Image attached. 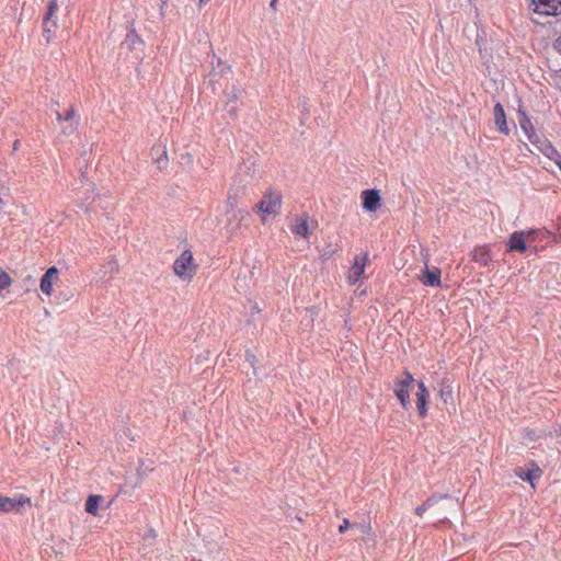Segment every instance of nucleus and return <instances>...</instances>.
I'll use <instances>...</instances> for the list:
<instances>
[{"instance_id": "ddd939ff", "label": "nucleus", "mask_w": 561, "mask_h": 561, "mask_svg": "<svg viewBox=\"0 0 561 561\" xmlns=\"http://www.w3.org/2000/svg\"><path fill=\"white\" fill-rule=\"evenodd\" d=\"M420 279L425 286L439 287L440 286V270L437 267L430 270L426 266L425 270L423 271V274Z\"/></svg>"}, {"instance_id": "4c0bfd02", "label": "nucleus", "mask_w": 561, "mask_h": 561, "mask_svg": "<svg viewBox=\"0 0 561 561\" xmlns=\"http://www.w3.org/2000/svg\"><path fill=\"white\" fill-rule=\"evenodd\" d=\"M228 203H229L231 206L233 205V203H232V201H231V196H229V197H228Z\"/></svg>"}, {"instance_id": "7c9ffc66", "label": "nucleus", "mask_w": 561, "mask_h": 561, "mask_svg": "<svg viewBox=\"0 0 561 561\" xmlns=\"http://www.w3.org/2000/svg\"><path fill=\"white\" fill-rule=\"evenodd\" d=\"M112 271L114 273H118V271H119V265L116 260H113V262H112Z\"/></svg>"}, {"instance_id": "5701e85b", "label": "nucleus", "mask_w": 561, "mask_h": 561, "mask_svg": "<svg viewBox=\"0 0 561 561\" xmlns=\"http://www.w3.org/2000/svg\"><path fill=\"white\" fill-rule=\"evenodd\" d=\"M57 10H58L57 0H50L48 2L47 12L44 16V20H46V22L48 20H49V22L57 21V19L55 18Z\"/></svg>"}, {"instance_id": "7ed1b4c3", "label": "nucleus", "mask_w": 561, "mask_h": 561, "mask_svg": "<svg viewBox=\"0 0 561 561\" xmlns=\"http://www.w3.org/2000/svg\"><path fill=\"white\" fill-rule=\"evenodd\" d=\"M24 506H32V500L25 494H19L13 497L0 495V514L10 512H21Z\"/></svg>"}, {"instance_id": "473e14b6", "label": "nucleus", "mask_w": 561, "mask_h": 561, "mask_svg": "<svg viewBox=\"0 0 561 561\" xmlns=\"http://www.w3.org/2000/svg\"><path fill=\"white\" fill-rule=\"evenodd\" d=\"M217 62L219 66H224L225 69H227L228 71H230V67L229 66H225L222 60L220 58L217 59Z\"/></svg>"}, {"instance_id": "aec40b11", "label": "nucleus", "mask_w": 561, "mask_h": 561, "mask_svg": "<svg viewBox=\"0 0 561 561\" xmlns=\"http://www.w3.org/2000/svg\"><path fill=\"white\" fill-rule=\"evenodd\" d=\"M439 398L445 404L454 405V391L450 385L442 383L439 389Z\"/></svg>"}, {"instance_id": "9d476101", "label": "nucleus", "mask_w": 561, "mask_h": 561, "mask_svg": "<svg viewBox=\"0 0 561 561\" xmlns=\"http://www.w3.org/2000/svg\"><path fill=\"white\" fill-rule=\"evenodd\" d=\"M380 195L377 190H365L362 192L363 208L368 211H376L380 207Z\"/></svg>"}, {"instance_id": "20e7f679", "label": "nucleus", "mask_w": 561, "mask_h": 561, "mask_svg": "<svg viewBox=\"0 0 561 561\" xmlns=\"http://www.w3.org/2000/svg\"><path fill=\"white\" fill-rule=\"evenodd\" d=\"M535 234V230H519L514 231L508 240H507V251L513 252H525L527 249V241L531 240L534 241L535 238L533 237Z\"/></svg>"}, {"instance_id": "f257e3e1", "label": "nucleus", "mask_w": 561, "mask_h": 561, "mask_svg": "<svg viewBox=\"0 0 561 561\" xmlns=\"http://www.w3.org/2000/svg\"><path fill=\"white\" fill-rule=\"evenodd\" d=\"M173 273L184 282H191L197 273L198 265L195 263L191 250H184L179 257L175 259Z\"/></svg>"}, {"instance_id": "1a4fd4ad", "label": "nucleus", "mask_w": 561, "mask_h": 561, "mask_svg": "<svg viewBox=\"0 0 561 561\" xmlns=\"http://www.w3.org/2000/svg\"><path fill=\"white\" fill-rule=\"evenodd\" d=\"M537 149L546 156L548 159L554 161V163L560 167L561 165V153L557 150V148L547 139H539L538 144H534Z\"/></svg>"}, {"instance_id": "72a5a7b5", "label": "nucleus", "mask_w": 561, "mask_h": 561, "mask_svg": "<svg viewBox=\"0 0 561 561\" xmlns=\"http://www.w3.org/2000/svg\"><path fill=\"white\" fill-rule=\"evenodd\" d=\"M210 0H198V5L199 7H204L205 4H207Z\"/></svg>"}, {"instance_id": "412c9836", "label": "nucleus", "mask_w": 561, "mask_h": 561, "mask_svg": "<svg viewBox=\"0 0 561 561\" xmlns=\"http://www.w3.org/2000/svg\"><path fill=\"white\" fill-rule=\"evenodd\" d=\"M57 21L49 22L48 20L46 22V20H43V34L47 43L51 41L54 31L57 28Z\"/></svg>"}, {"instance_id": "f03ea898", "label": "nucleus", "mask_w": 561, "mask_h": 561, "mask_svg": "<svg viewBox=\"0 0 561 561\" xmlns=\"http://www.w3.org/2000/svg\"><path fill=\"white\" fill-rule=\"evenodd\" d=\"M283 195L279 191L267 190L261 201L255 205V209L262 214V222H265L266 216H276L282 207Z\"/></svg>"}, {"instance_id": "f8f14e48", "label": "nucleus", "mask_w": 561, "mask_h": 561, "mask_svg": "<svg viewBox=\"0 0 561 561\" xmlns=\"http://www.w3.org/2000/svg\"><path fill=\"white\" fill-rule=\"evenodd\" d=\"M419 391L416 393V408L419 415L425 417L427 414V398L428 391L423 381L417 382Z\"/></svg>"}, {"instance_id": "4468645a", "label": "nucleus", "mask_w": 561, "mask_h": 561, "mask_svg": "<svg viewBox=\"0 0 561 561\" xmlns=\"http://www.w3.org/2000/svg\"><path fill=\"white\" fill-rule=\"evenodd\" d=\"M494 123H495L497 129L502 134H504V135H508L510 134V128H508V126L506 124L505 112H504V108L501 105V103H496L495 106H494Z\"/></svg>"}, {"instance_id": "e433bc0d", "label": "nucleus", "mask_w": 561, "mask_h": 561, "mask_svg": "<svg viewBox=\"0 0 561 561\" xmlns=\"http://www.w3.org/2000/svg\"><path fill=\"white\" fill-rule=\"evenodd\" d=\"M162 160H164V161H167V160H168L165 154H164V159L159 158V159H158V162L160 163Z\"/></svg>"}, {"instance_id": "cd10ccee", "label": "nucleus", "mask_w": 561, "mask_h": 561, "mask_svg": "<svg viewBox=\"0 0 561 561\" xmlns=\"http://www.w3.org/2000/svg\"><path fill=\"white\" fill-rule=\"evenodd\" d=\"M127 38L130 39L133 44H135L136 42H139V43L141 42V39L138 37V35L135 32L129 33Z\"/></svg>"}, {"instance_id": "2f4dec72", "label": "nucleus", "mask_w": 561, "mask_h": 561, "mask_svg": "<svg viewBox=\"0 0 561 561\" xmlns=\"http://www.w3.org/2000/svg\"><path fill=\"white\" fill-rule=\"evenodd\" d=\"M56 119H57V122H58V123H66V122L64 121V115H62V114H60V113H58V112L56 113Z\"/></svg>"}, {"instance_id": "f3484780", "label": "nucleus", "mask_w": 561, "mask_h": 561, "mask_svg": "<svg viewBox=\"0 0 561 561\" xmlns=\"http://www.w3.org/2000/svg\"><path fill=\"white\" fill-rule=\"evenodd\" d=\"M520 128L525 133L527 139L534 145L538 144L540 137L537 135L531 122L529 118L524 117V119L520 121Z\"/></svg>"}, {"instance_id": "a878e982", "label": "nucleus", "mask_w": 561, "mask_h": 561, "mask_svg": "<svg viewBox=\"0 0 561 561\" xmlns=\"http://www.w3.org/2000/svg\"><path fill=\"white\" fill-rule=\"evenodd\" d=\"M76 111H75V107L71 106L67 112L66 114L64 115V121L66 123H71V122H77L76 119Z\"/></svg>"}, {"instance_id": "b1692460", "label": "nucleus", "mask_w": 561, "mask_h": 561, "mask_svg": "<svg viewBox=\"0 0 561 561\" xmlns=\"http://www.w3.org/2000/svg\"><path fill=\"white\" fill-rule=\"evenodd\" d=\"M13 283L12 277L2 268H0V291L9 288Z\"/></svg>"}, {"instance_id": "6e6552de", "label": "nucleus", "mask_w": 561, "mask_h": 561, "mask_svg": "<svg viewBox=\"0 0 561 561\" xmlns=\"http://www.w3.org/2000/svg\"><path fill=\"white\" fill-rule=\"evenodd\" d=\"M59 278V271L56 266L49 267L41 278L39 288L44 295L50 297L53 295V286Z\"/></svg>"}, {"instance_id": "6ab92c4d", "label": "nucleus", "mask_w": 561, "mask_h": 561, "mask_svg": "<svg viewBox=\"0 0 561 561\" xmlns=\"http://www.w3.org/2000/svg\"><path fill=\"white\" fill-rule=\"evenodd\" d=\"M238 99H239V89L233 85L231 88L230 92L228 93V101H227V106L229 107L228 112L231 116L237 115V106L234 104L238 101Z\"/></svg>"}, {"instance_id": "dca6fc26", "label": "nucleus", "mask_w": 561, "mask_h": 561, "mask_svg": "<svg viewBox=\"0 0 561 561\" xmlns=\"http://www.w3.org/2000/svg\"><path fill=\"white\" fill-rule=\"evenodd\" d=\"M291 230L297 236L308 238V236H309L308 217L301 216V217L296 218L294 225L291 226Z\"/></svg>"}, {"instance_id": "9b49d317", "label": "nucleus", "mask_w": 561, "mask_h": 561, "mask_svg": "<svg viewBox=\"0 0 561 561\" xmlns=\"http://www.w3.org/2000/svg\"><path fill=\"white\" fill-rule=\"evenodd\" d=\"M515 473L523 481L529 482L534 486V480L541 476V470L535 461H530L526 471L524 468L519 467L515 470Z\"/></svg>"}, {"instance_id": "bb28decb", "label": "nucleus", "mask_w": 561, "mask_h": 561, "mask_svg": "<svg viewBox=\"0 0 561 561\" xmlns=\"http://www.w3.org/2000/svg\"><path fill=\"white\" fill-rule=\"evenodd\" d=\"M348 527H350V522H348V519L344 518L342 525H340V527H339V531L341 534H343L348 529Z\"/></svg>"}, {"instance_id": "423d86ee", "label": "nucleus", "mask_w": 561, "mask_h": 561, "mask_svg": "<svg viewBox=\"0 0 561 561\" xmlns=\"http://www.w3.org/2000/svg\"><path fill=\"white\" fill-rule=\"evenodd\" d=\"M534 12L540 15H557L561 9V0H531Z\"/></svg>"}, {"instance_id": "a211bd4d", "label": "nucleus", "mask_w": 561, "mask_h": 561, "mask_svg": "<svg viewBox=\"0 0 561 561\" xmlns=\"http://www.w3.org/2000/svg\"><path fill=\"white\" fill-rule=\"evenodd\" d=\"M102 500L103 497L101 495H90L85 502V511L89 514L96 516L99 513V505Z\"/></svg>"}, {"instance_id": "58836bf2", "label": "nucleus", "mask_w": 561, "mask_h": 561, "mask_svg": "<svg viewBox=\"0 0 561 561\" xmlns=\"http://www.w3.org/2000/svg\"><path fill=\"white\" fill-rule=\"evenodd\" d=\"M18 145H19V141H15V142H14V149H16V148H18Z\"/></svg>"}, {"instance_id": "f704fd0d", "label": "nucleus", "mask_w": 561, "mask_h": 561, "mask_svg": "<svg viewBox=\"0 0 561 561\" xmlns=\"http://www.w3.org/2000/svg\"><path fill=\"white\" fill-rule=\"evenodd\" d=\"M276 2H277V0H271V2H270V7H271L273 10H275V9H276Z\"/></svg>"}, {"instance_id": "c756f323", "label": "nucleus", "mask_w": 561, "mask_h": 561, "mask_svg": "<svg viewBox=\"0 0 561 561\" xmlns=\"http://www.w3.org/2000/svg\"><path fill=\"white\" fill-rule=\"evenodd\" d=\"M554 48L561 54V35L556 39Z\"/></svg>"}, {"instance_id": "39448f33", "label": "nucleus", "mask_w": 561, "mask_h": 561, "mask_svg": "<svg viewBox=\"0 0 561 561\" xmlns=\"http://www.w3.org/2000/svg\"><path fill=\"white\" fill-rule=\"evenodd\" d=\"M414 382L413 376L409 371H404L403 378L396 382L394 393L399 399L403 409H408L410 401V386Z\"/></svg>"}, {"instance_id": "0eeeda50", "label": "nucleus", "mask_w": 561, "mask_h": 561, "mask_svg": "<svg viewBox=\"0 0 561 561\" xmlns=\"http://www.w3.org/2000/svg\"><path fill=\"white\" fill-rule=\"evenodd\" d=\"M368 262V255L362 254L356 255L353 261V265L350 268L347 279L350 284H356L365 273V267Z\"/></svg>"}, {"instance_id": "393cba45", "label": "nucleus", "mask_w": 561, "mask_h": 561, "mask_svg": "<svg viewBox=\"0 0 561 561\" xmlns=\"http://www.w3.org/2000/svg\"><path fill=\"white\" fill-rule=\"evenodd\" d=\"M78 124H79L78 122L67 123V125L61 128V133L65 136H70V135L75 134L77 131Z\"/></svg>"}, {"instance_id": "c9c22d12", "label": "nucleus", "mask_w": 561, "mask_h": 561, "mask_svg": "<svg viewBox=\"0 0 561 561\" xmlns=\"http://www.w3.org/2000/svg\"><path fill=\"white\" fill-rule=\"evenodd\" d=\"M3 205H4V203H3L2 198L0 197V210L2 209Z\"/></svg>"}, {"instance_id": "c85d7f7f", "label": "nucleus", "mask_w": 561, "mask_h": 561, "mask_svg": "<svg viewBox=\"0 0 561 561\" xmlns=\"http://www.w3.org/2000/svg\"><path fill=\"white\" fill-rule=\"evenodd\" d=\"M526 435L528 436V438H529L530 440H535L536 438H538V437H539V435H537V434H536V432H535V431H533V430L527 431V432H526Z\"/></svg>"}, {"instance_id": "2eb2a0df", "label": "nucleus", "mask_w": 561, "mask_h": 561, "mask_svg": "<svg viewBox=\"0 0 561 561\" xmlns=\"http://www.w3.org/2000/svg\"><path fill=\"white\" fill-rule=\"evenodd\" d=\"M472 260L482 266L489 265L491 262L490 248L486 245L474 248L472 251Z\"/></svg>"}, {"instance_id": "4be33fe9", "label": "nucleus", "mask_w": 561, "mask_h": 561, "mask_svg": "<svg viewBox=\"0 0 561 561\" xmlns=\"http://www.w3.org/2000/svg\"><path fill=\"white\" fill-rule=\"evenodd\" d=\"M440 497L436 496V495H432L430 496L422 505L417 506L415 508V513L417 516L422 517L423 514L430 508L432 507Z\"/></svg>"}]
</instances>
